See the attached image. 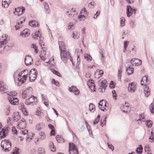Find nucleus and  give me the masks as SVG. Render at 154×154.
Listing matches in <instances>:
<instances>
[{
	"mask_svg": "<svg viewBox=\"0 0 154 154\" xmlns=\"http://www.w3.org/2000/svg\"><path fill=\"white\" fill-rule=\"evenodd\" d=\"M4 36H5L6 38L4 39L3 41L0 42V48L3 46L6 45L8 42V40L7 39L8 35H5Z\"/></svg>",
	"mask_w": 154,
	"mask_h": 154,
	"instance_id": "obj_34",
	"label": "nucleus"
},
{
	"mask_svg": "<svg viewBox=\"0 0 154 154\" xmlns=\"http://www.w3.org/2000/svg\"><path fill=\"white\" fill-rule=\"evenodd\" d=\"M50 149L52 152H55L56 150V147L52 142H50L49 144Z\"/></svg>",
	"mask_w": 154,
	"mask_h": 154,
	"instance_id": "obj_32",
	"label": "nucleus"
},
{
	"mask_svg": "<svg viewBox=\"0 0 154 154\" xmlns=\"http://www.w3.org/2000/svg\"><path fill=\"white\" fill-rule=\"evenodd\" d=\"M8 131V130L7 128L5 129L3 128L2 131L0 132V139H1L2 138L5 137Z\"/></svg>",
	"mask_w": 154,
	"mask_h": 154,
	"instance_id": "obj_22",
	"label": "nucleus"
},
{
	"mask_svg": "<svg viewBox=\"0 0 154 154\" xmlns=\"http://www.w3.org/2000/svg\"><path fill=\"white\" fill-rule=\"evenodd\" d=\"M1 147L3 151L5 152L9 151L11 148V143L9 140H5L2 141Z\"/></svg>",
	"mask_w": 154,
	"mask_h": 154,
	"instance_id": "obj_1",
	"label": "nucleus"
},
{
	"mask_svg": "<svg viewBox=\"0 0 154 154\" xmlns=\"http://www.w3.org/2000/svg\"><path fill=\"white\" fill-rule=\"evenodd\" d=\"M66 13V15L69 17H73L77 14V12L75 9L73 8L69 9Z\"/></svg>",
	"mask_w": 154,
	"mask_h": 154,
	"instance_id": "obj_12",
	"label": "nucleus"
},
{
	"mask_svg": "<svg viewBox=\"0 0 154 154\" xmlns=\"http://www.w3.org/2000/svg\"><path fill=\"white\" fill-rule=\"evenodd\" d=\"M144 150L146 152H147V153L149 152L150 150L149 146L148 145H146L144 148Z\"/></svg>",
	"mask_w": 154,
	"mask_h": 154,
	"instance_id": "obj_60",
	"label": "nucleus"
},
{
	"mask_svg": "<svg viewBox=\"0 0 154 154\" xmlns=\"http://www.w3.org/2000/svg\"><path fill=\"white\" fill-rule=\"evenodd\" d=\"M33 62L32 58L29 56H26L25 59V62L27 66L31 65Z\"/></svg>",
	"mask_w": 154,
	"mask_h": 154,
	"instance_id": "obj_19",
	"label": "nucleus"
},
{
	"mask_svg": "<svg viewBox=\"0 0 154 154\" xmlns=\"http://www.w3.org/2000/svg\"><path fill=\"white\" fill-rule=\"evenodd\" d=\"M14 121L15 122H17L21 118V114L19 112H14L12 116Z\"/></svg>",
	"mask_w": 154,
	"mask_h": 154,
	"instance_id": "obj_16",
	"label": "nucleus"
},
{
	"mask_svg": "<svg viewBox=\"0 0 154 154\" xmlns=\"http://www.w3.org/2000/svg\"><path fill=\"white\" fill-rule=\"evenodd\" d=\"M146 124L147 127H151L152 125V122L150 120L147 121L146 122Z\"/></svg>",
	"mask_w": 154,
	"mask_h": 154,
	"instance_id": "obj_48",
	"label": "nucleus"
},
{
	"mask_svg": "<svg viewBox=\"0 0 154 154\" xmlns=\"http://www.w3.org/2000/svg\"><path fill=\"white\" fill-rule=\"evenodd\" d=\"M48 127L51 129V135H55V128L51 124H49L48 125Z\"/></svg>",
	"mask_w": 154,
	"mask_h": 154,
	"instance_id": "obj_33",
	"label": "nucleus"
},
{
	"mask_svg": "<svg viewBox=\"0 0 154 154\" xmlns=\"http://www.w3.org/2000/svg\"><path fill=\"white\" fill-rule=\"evenodd\" d=\"M103 71L102 70H97L94 74L95 77L97 79L99 78L103 75Z\"/></svg>",
	"mask_w": 154,
	"mask_h": 154,
	"instance_id": "obj_23",
	"label": "nucleus"
},
{
	"mask_svg": "<svg viewBox=\"0 0 154 154\" xmlns=\"http://www.w3.org/2000/svg\"><path fill=\"white\" fill-rule=\"evenodd\" d=\"M99 107L100 109L103 111H105L108 109V103L105 100H101L98 103Z\"/></svg>",
	"mask_w": 154,
	"mask_h": 154,
	"instance_id": "obj_5",
	"label": "nucleus"
},
{
	"mask_svg": "<svg viewBox=\"0 0 154 154\" xmlns=\"http://www.w3.org/2000/svg\"><path fill=\"white\" fill-rule=\"evenodd\" d=\"M25 10V8L23 7H22V8L19 7L15 8V11L14 12V13L15 15L19 16L22 14Z\"/></svg>",
	"mask_w": 154,
	"mask_h": 154,
	"instance_id": "obj_13",
	"label": "nucleus"
},
{
	"mask_svg": "<svg viewBox=\"0 0 154 154\" xmlns=\"http://www.w3.org/2000/svg\"><path fill=\"white\" fill-rule=\"evenodd\" d=\"M100 119V116L99 115L97 116V118L95 119V120L94 122V124L95 125L97 124L98 123V122L99 121Z\"/></svg>",
	"mask_w": 154,
	"mask_h": 154,
	"instance_id": "obj_54",
	"label": "nucleus"
},
{
	"mask_svg": "<svg viewBox=\"0 0 154 154\" xmlns=\"http://www.w3.org/2000/svg\"><path fill=\"white\" fill-rule=\"evenodd\" d=\"M121 108L123 112H127L129 111V110H126L125 106V105L124 104H122V106H121Z\"/></svg>",
	"mask_w": 154,
	"mask_h": 154,
	"instance_id": "obj_53",
	"label": "nucleus"
},
{
	"mask_svg": "<svg viewBox=\"0 0 154 154\" xmlns=\"http://www.w3.org/2000/svg\"><path fill=\"white\" fill-rule=\"evenodd\" d=\"M141 84L142 85L144 86V92L145 95L147 97L150 94V90L147 85V76L146 75L143 77L141 80Z\"/></svg>",
	"mask_w": 154,
	"mask_h": 154,
	"instance_id": "obj_2",
	"label": "nucleus"
},
{
	"mask_svg": "<svg viewBox=\"0 0 154 154\" xmlns=\"http://www.w3.org/2000/svg\"><path fill=\"white\" fill-rule=\"evenodd\" d=\"M28 73V71L27 69H24V71H22L20 72L18 76H27Z\"/></svg>",
	"mask_w": 154,
	"mask_h": 154,
	"instance_id": "obj_31",
	"label": "nucleus"
},
{
	"mask_svg": "<svg viewBox=\"0 0 154 154\" xmlns=\"http://www.w3.org/2000/svg\"><path fill=\"white\" fill-rule=\"evenodd\" d=\"M143 150V147L141 145L139 147L137 148L136 150L137 153L139 154H140L142 153Z\"/></svg>",
	"mask_w": 154,
	"mask_h": 154,
	"instance_id": "obj_44",
	"label": "nucleus"
},
{
	"mask_svg": "<svg viewBox=\"0 0 154 154\" xmlns=\"http://www.w3.org/2000/svg\"><path fill=\"white\" fill-rule=\"evenodd\" d=\"M60 56L61 60L66 63L67 60L70 58V56L68 52H66L65 50L61 51Z\"/></svg>",
	"mask_w": 154,
	"mask_h": 154,
	"instance_id": "obj_4",
	"label": "nucleus"
},
{
	"mask_svg": "<svg viewBox=\"0 0 154 154\" xmlns=\"http://www.w3.org/2000/svg\"><path fill=\"white\" fill-rule=\"evenodd\" d=\"M26 126V123L25 120L22 119L18 123L17 127L20 129L25 128Z\"/></svg>",
	"mask_w": 154,
	"mask_h": 154,
	"instance_id": "obj_9",
	"label": "nucleus"
},
{
	"mask_svg": "<svg viewBox=\"0 0 154 154\" xmlns=\"http://www.w3.org/2000/svg\"><path fill=\"white\" fill-rule=\"evenodd\" d=\"M101 88H99V91H101L103 89L104 91L105 90V88L106 87V81L105 79H102V80L101 81Z\"/></svg>",
	"mask_w": 154,
	"mask_h": 154,
	"instance_id": "obj_25",
	"label": "nucleus"
},
{
	"mask_svg": "<svg viewBox=\"0 0 154 154\" xmlns=\"http://www.w3.org/2000/svg\"><path fill=\"white\" fill-rule=\"evenodd\" d=\"M134 69L132 67H129L127 69V71L128 75H131L133 73Z\"/></svg>",
	"mask_w": 154,
	"mask_h": 154,
	"instance_id": "obj_45",
	"label": "nucleus"
},
{
	"mask_svg": "<svg viewBox=\"0 0 154 154\" xmlns=\"http://www.w3.org/2000/svg\"><path fill=\"white\" fill-rule=\"evenodd\" d=\"M86 17L84 16H82V15L79 14L78 17V19L79 21L84 20L85 19Z\"/></svg>",
	"mask_w": 154,
	"mask_h": 154,
	"instance_id": "obj_50",
	"label": "nucleus"
},
{
	"mask_svg": "<svg viewBox=\"0 0 154 154\" xmlns=\"http://www.w3.org/2000/svg\"><path fill=\"white\" fill-rule=\"evenodd\" d=\"M31 47L35 49V52L37 53L38 52V50L37 49V47L34 44H32V45Z\"/></svg>",
	"mask_w": 154,
	"mask_h": 154,
	"instance_id": "obj_62",
	"label": "nucleus"
},
{
	"mask_svg": "<svg viewBox=\"0 0 154 154\" xmlns=\"http://www.w3.org/2000/svg\"><path fill=\"white\" fill-rule=\"evenodd\" d=\"M149 139L152 140L151 142L154 141V132H153V131L151 132V136L149 137Z\"/></svg>",
	"mask_w": 154,
	"mask_h": 154,
	"instance_id": "obj_61",
	"label": "nucleus"
},
{
	"mask_svg": "<svg viewBox=\"0 0 154 154\" xmlns=\"http://www.w3.org/2000/svg\"><path fill=\"white\" fill-rule=\"evenodd\" d=\"M37 152L39 154H45V149L42 147L39 148L38 149Z\"/></svg>",
	"mask_w": 154,
	"mask_h": 154,
	"instance_id": "obj_40",
	"label": "nucleus"
},
{
	"mask_svg": "<svg viewBox=\"0 0 154 154\" xmlns=\"http://www.w3.org/2000/svg\"><path fill=\"white\" fill-rule=\"evenodd\" d=\"M29 25L32 27H38L39 26V24L36 21L34 20L30 21L29 22Z\"/></svg>",
	"mask_w": 154,
	"mask_h": 154,
	"instance_id": "obj_29",
	"label": "nucleus"
},
{
	"mask_svg": "<svg viewBox=\"0 0 154 154\" xmlns=\"http://www.w3.org/2000/svg\"><path fill=\"white\" fill-rule=\"evenodd\" d=\"M30 34L29 31L28 29H26L23 30L20 33V35L23 37L28 36Z\"/></svg>",
	"mask_w": 154,
	"mask_h": 154,
	"instance_id": "obj_26",
	"label": "nucleus"
},
{
	"mask_svg": "<svg viewBox=\"0 0 154 154\" xmlns=\"http://www.w3.org/2000/svg\"><path fill=\"white\" fill-rule=\"evenodd\" d=\"M0 90L3 93H6L8 90V87L6 83L2 81L0 82Z\"/></svg>",
	"mask_w": 154,
	"mask_h": 154,
	"instance_id": "obj_10",
	"label": "nucleus"
},
{
	"mask_svg": "<svg viewBox=\"0 0 154 154\" xmlns=\"http://www.w3.org/2000/svg\"><path fill=\"white\" fill-rule=\"evenodd\" d=\"M29 77L30 82L35 81L37 77V72L34 69H31L29 72Z\"/></svg>",
	"mask_w": 154,
	"mask_h": 154,
	"instance_id": "obj_8",
	"label": "nucleus"
},
{
	"mask_svg": "<svg viewBox=\"0 0 154 154\" xmlns=\"http://www.w3.org/2000/svg\"><path fill=\"white\" fill-rule=\"evenodd\" d=\"M88 12L86 10V8H84L81 11L80 14L82 16H84L86 17L88 15Z\"/></svg>",
	"mask_w": 154,
	"mask_h": 154,
	"instance_id": "obj_37",
	"label": "nucleus"
},
{
	"mask_svg": "<svg viewBox=\"0 0 154 154\" xmlns=\"http://www.w3.org/2000/svg\"><path fill=\"white\" fill-rule=\"evenodd\" d=\"M122 70L121 69H119L118 70V79L119 80H121V77H122Z\"/></svg>",
	"mask_w": 154,
	"mask_h": 154,
	"instance_id": "obj_52",
	"label": "nucleus"
},
{
	"mask_svg": "<svg viewBox=\"0 0 154 154\" xmlns=\"http://www.w3.org/2000/svg\"><path fill=\"white\" fill-rule=\"evenodd\" d=\"M33 89L31 87L28 88L23 92L22 94V97L25 99L29 97L32 94Z\"/></svg>",
	"mask_w": 154,
	"mask_h": 154,
	"instance_id": "obj_7",
	"label": "nucleus"
},
{
	"mask_svg": "<svg viewBox=\"0 0 154 154\" xmlns=\"http://www.w3.org/2000/svg\"><path fill=\"white\" fill-rule=\"evenodd\" d=\"M57 142L59 143H63L64 142V140L63 137L61 135H57L56 137Z\"/></svg>",
	"mask_w": 154,
	"mask_h": 154,
	"instance_id": "obj_30",
	"label": "nucleus"
},
{
	"mask_svg": "<svg viewBox=\"0 0 154 154\" xmlns=\"http://www.w3.org/2000/svg\"><path fill=\"white\" fill-rule=\"evenodd\" d=\"M25 18L22 17L17 21V25L15 26L16 30L22 27L23 26L22 24V23L25 21Z\"/></svg>",
	"mask_w": 154,
	"mask_h": 154,
	"instance_id": "obj_14",
	"label": "nucleus"
},
{
	"mask_svg": "<svg viewBox=\"0 0 154 154\" xmlns=\"http://www.w3.org/2000/svg\"><path fill=\"white\" fill-rule=\"evenodd\" d=\"M12 131L14 134H17V130L15 127H12Z\"/></svg>",
	"mask_w": 154,
	"mask_h": 154,
	"instance_id": "obj_64",
	"label": "nucleus"
},
{
	"mask_svg": "<svg viewBox=\"0 0 154 154\" xmlns=\"http://www.w3.org/2000/svg\"><path fill=\"white\" fill-rule=\"evenodd\" d=\"M121 20V25L122 26L125 25V19L124 17H122L120 19Z\"/></svg>",
	"mask_w": 154,
	"mask_h": 154,
	"instance_id": "obj_51",
	"label": "nucleus"
},
{
	"mask_svg": "<svg viewBox=\"0 0 154 154\" xmlns=\"http://www.w3.org/2000/svg\"><path fill=\"white\" fill-rule=\"evenodd\" d=\"M27 78V76H18V79L19 81L18 83L19 85H21V84L24 83Z\"/></svg>",
	"mask_w": 154,
	"mask_h": 154,
	"instance_id": "obj_24",
	"label": "nucleus"
},
{
	"mask_svg": "<svg viewBox=\"0 0 154 154\" xmlns=\"http://www.w3.org/2000/svg\"><path fill=\"white\" fill-rule=\"evenodd\" d=\"M69 90L70 92H73L75 95H78L80 93L79 91L74 86H72L69 88Z\"/></svg>",
	"mask_w": 154,
	"mask_h": 154,
	"instance_id": "obj_20",
	"label": "nucleus"
},
{
	"mask_svg": "<svg viewBox=\"0 0 154 154\" xmlns=\"http://www.w3.org/2000/svg\"><path fill=\"white\" fill-rule=\"evenodd\" d=\"M131 63L133 66H138L141 64V61L139 59L134 58L131 60Z\"/></svg>",
	"mask_w": 154,
	"mask_h": 154,
	"instance_id": "obj_18",
	"label": "nucleus"
},
{
	"mask_svg": "<svg viewBox=\"0 0 154 154\" xmlns=\"http://www.w3.org/2000/svg\"><path fill=\"white\" fill-rule=\"evenodd\" d=\"M33 37L35 39H38L40 38V34L39 31H36L35 33L33 35Z\"/></svg>",
	"mask_w": 154,
	"mask_h": 154,
	"instance_id": "obj_43",
	"label": "nucleus"
},
{
	"mask_svg": "<svg viewBox=\"0 0 154 154\" xmlns=\"http://www.w3.org/2000/svg\"><path fill=\"white\" fill-rule=\"evenodd\" d=\"M89 109L91 112H94L95 109V105L92 103H90L89 106Z\"/></svg>",
	"mask_w": 154,
	"mask_h": 154,
	"instance_id": "obj_41",
	"label": "nucleus"
},
{
	"mask_svg": "<svg viewBox=\"0 0 154 154\" xmlns=\"http://www.w3.org/2000/svg\"><path fill=\"white\" fill-rule=\"evenodd\" d=\"M19 109L20 110L25 116H27L28 115V112L26 108L25 107L23 103H20L19 105Z\"/></svg>",
	"mask_w": 154,
	"mask_h": 154,
	"instance_id": "obj_11",
	"label": "nucleus"
},
{
	"mask_svg": "<svg viewBox=\"0 0 154 154\" xmlns=\"http://www.w3.org/2000/svg\"><path fill=\"white\" fill-rule=\"evenodd\" d=\"M19 149L17 147H15V148L12 150V152L11 154H19Z\"/></svg>",
	"mask_w": 154,
	"mask_h": 154,
	"instance_id": "obj_47",
	"label": "nucleus"
},
{
	"mask_svg": "<svg viewBox=\"0 0 154 154\" xmlns=\"http://www.w3.org/2000/svg\"><path fill=\"white\" fill-rule=\"evenodd\" d=\"M37 102L36 97L33 95H31L29 98L26 99L25 101V103L27 105H34Z\"/></svg>",
	"mask_w": 154,
	"mask_h": 154,
	"instance_id": "obj_3",
	"label": "nucleus"
},
{
	"mask_svg": "<svg viewBox=\"0 0 154 154\" xmlns=\"http://www.w3.org/2000/svg\"><path fill=\"white\" fill-rule=\"evenodd\" d=\"M8 99L9 102L13 105H17L19 104V100L16 97H8Z\"/></svg>",
	"mask_w": 154,
	"mask_h": 154,
	"instance_id": "obj_17",
	"label": "nucleus"
},
{
	"mask_svg": "<svg viewBox=\"0 0 154 154\" xmlns=\"http://www.w3.org/2000/svg\"><path fill=\"white\" fill-rule=\"evenodd\" d=\"M46 51L44 50L42 51L41 52L40 57L41 60L44 61L46 58Z\"/></svg>",
	"mask_w": 154,
	"mask_h": 154,
	"instance_id": "obj_27",
	"label": "nucleus"
},
{
	"mask_svg": "<svg viewBox=\"0 0 154 154\" xmlns=\"http://www.w3.org/2000/svg\"><path fill=\"white\" fill-rule=\"evenodd\" d=\"M149 107L151 113H154V104L152 103L150 105Z\"/></svg>",
	"mask_w": 154,
	"mask_h": 154,
	"instance_id": "obj_49",
	"label": "nucleus"
},
{
	"mask_svg": "<svg viewBox=\"0 0 154 154\" xmlns=\"http://www.w3.org/2000/svg\"><path fill=\"white\" fill-rule=\"evenodd\" d=\"M36 113V115L37 116H39L42 113L41 110L39 107L37 108Z\"/></svg>",
	"mask_w": 154,
	"mask_h": 154,
	"instance_id": "obj_57",
	"label": "nucleus"
},
{
	"mask_svg": "<svg viewBox=\"0 0 154 154\" xmlns=\"http://www.w3.org/2000/svg\"><path fill=\"white\" fill-rule=\"evenodd\" d=\"M87 85L89 86V87L90 88V89L92 91H95V86H91L89 83H87Z\"/></svg>",
	"mask_w": 154,
	"mask_h": 154,
	"instance_id": "obj_55",
	"label": "nucleus"
},
{
	"mask_svg": "<svg viewBox=\"0 0 154 154\" xmlns=\"http://www.w3.org/2000/svg\"><path fill=\"white\" fill-rule=\"evenodd\" d=\"M140 118L138 119L137 120V121H138L139 120L141 121H145L144 120H143V119L144 118V115L143 114H141L140 115Z\"/></svg>",
	"mask_w": 154,
	"mask_h": 154,
	"instance_id": "obj_58",
	"label": "nucleus"
},
{
	"mask_svg": "<svg viewBox=\"0 0 154 154\" xmlns=\"http://www.w3.org/2000/svg\"><path fill=\"white\" fill-rule=\"evenodd\" d=\"M7 93V94L9 95V96H15L17 94V93H16V92L15 91H9V90H8L7 93Z\"/></svg>",
	"mask_w": 154,
	"mask_h": 154,
	"instance_id": "obj_42",
	"label": "nucleus"
},
{
	"mask_svg": "<svg viewBox=\"0 0 154 154\" xmlns=\"http://www.w3.org/2000/svg\"><path fill=\"white\" fill-rule=\"evenodd\" d=\"M40 136V139L41 140H43L45 137V135L44 132H42L39 133Z\"/></svg>",
	"mask_w": 154,
	"mask_h": 154,
	"instance_id": "obj_56",
	"label": "nucleus"
},
{
	"mask_svg": "<svg viewBox=\"0 0 154 154\" xmlns=\"http://www.w3.org/2000/svg\"><path fill=\"white\" fill-rule=\"evenodd\" d=\"M134 11V13H135V10L134 9L133 10L131 7L129 5L127 6V15L128 17H129L131 16L133 12V11Z\"/></svg>",
	"mask_w": 154,
	"mask_h": 154,
	"instance_id": "obj_21",
	"label": "nucleus"
},
{
	"mask_svg": "<svg viewBox=\"0 0 154 154\" xmlns=\"http://www.w3.org/2000/svg\"><path fill=\"white\" fill-rule=\"evenodd\" d=\"M58 43L59 46V49L60 51L66 49L65 48L64 43L63 42H59Z\"/></svg>",
	"mask_w": 154,
	"mask_h": 154,
	"instance_id": "obj_35",
	"label": "nucleus"
},
{
	"mask_svg": "<svg viewBox=\"0 0 154 154\" xmlns=\"http://www.w3.org/2000/svg\"><path fill=\"white\" fill-rule=\"evenodd\" d=\"M33 138V134L32 132L28 133L27 134L26 141L28 142H30Z\"/></svg>",
	"mask_w": 154,
	"mask_h": 154,
	"instance_id": "obj_28",
	"label": "nucleus"
},
{
	"mask_svg": "<svg viewBox=\"0 0 154 154\" xmlns=\"http://www.w3.org/2000/svg\"><path fill=\"white\" fill-rule=\"evenodd\" d=\"M10 3V2H7V1L6 0H2V6L5 8H7L9 5V4Z\"/></svg>",
	"mask_w": 154,
	"mask_h": 154,
	"instance_id": "obj_36",
	"label": "nucleus"
},
{
	"mask_svg": "<svg viewBox=\"0 0 154 154\" xmlns=\"http://www.w3.org/2000/svg\"><path fill=\"white\" fill-rule=\"evenodd\" d=\"M85 58L88 60H91L92 58L90 55L88 54H85L84 56Z\"/></svg>",
	"mask_w": 154,
	"mask_h": 154,
	"instance_id": "obj_46",
	"label": "nucleus"
},
{
	"mask_svg": "<svg viewBox=\"0 0 154 154\" xmlns=\"http://www.w3.org/2000/svg\"><path fill=\"white\" fill-rule=\"evenodd\" d=\"M44 125L42 123L37 124L36 126V128L38 130H40L44 128Z\"/></svg>",
	"mask_w": 154,
	"mask_h": 154,
	"instance_id": "obj_39",
	"label": "nucleus"
},
{
	"mask_svg": "<svg viewBox=\"0 0 154 154\" xmlns=\"http://www.w3.org/2000/svg\"><path fill=\"white\" fill-rule=\"evenodd\" d=\"M125 106L126 110H129L130 108V104L128 103L125 102V103L124 104Z\"/></svg>",
	"mask_w": 154,
	"mask_h": 154,
	"instance_id": "obj_59",
	"label": "nucleus"
},
{
	"mask_svg": "<svg viewBox=\"0 0 154 154\" xmlns=\"http://www.w3.org/2000/svg\"><path fill=\"white\" fill-rule=\"evenodd\" d=\"M69 152L70 154H78V149L75 145L73 143H69Z\"/></svg>",
	"mask_w": 154,
	"mask_h": 154,
	"instance_id": "obj_6",
	"label": "nucleus"
},
{
	"mask_svg": "<svg viewBox=\"0 0 154 154\" xmlns=\"http://www.w3.org/2000/svg\"><path fill=\"white\" fill-rule=\"evenodd\" d=\"M136 89V84L134 82H132L129 84L128 89V91L131 92H134Z\"/></svg>",
	"mask_w": 154,
	"mask_h": 154,
	"instance_id": "obj_15",
	"label": "nucleus"
},
{
	"mask_svg": "<svg viewBox=\"0 0 154 154\" xmlns=\"http://www.w3.org/2000/svg\"><path fill=\"white\" fill-rule=\"evenodd\" d=\"M52 83L53 84L57 86L59 85V83L57 81H56L55 79H53L52 81Z\"/></svg>",
	"mask_w": 154,
	"mask_h": 154,
	"instance_id": "obj_63",
	"label": "nucleus"
},
{
	"mask_svg": "<svg viewBox=\"0 0 154 154\" xmlns=\"http://www.w3.org/2000/svg\"><path fill=\"white\" fill-rule=\"evenodd\" d=\"M51 70L54 74L56 75L58 77H62V75L60 73L55 69L53 68H51Z\"/></svg>",
	"mask_w": 154,
	"mask_h": 154,
	"instance_id": "obj_38",
	"label": "nucleus"
}]
</instances>
